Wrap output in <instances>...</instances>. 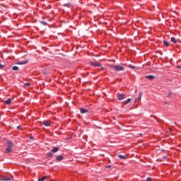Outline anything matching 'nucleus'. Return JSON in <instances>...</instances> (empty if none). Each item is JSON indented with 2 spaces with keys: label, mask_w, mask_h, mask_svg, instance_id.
Masks as SVG:
<instances>
[{
  "label": "nucleus",
  "mask_w": 181,
  "mask_h": 181,
  "mask_svg": "<svg viewBox=\"0 0 181 181\" xmlns=\"http://www.w3.org/2000/svg\"><path fill=\"white\" fill-rule=\"evenodd\" d=\"M110 69H113L115 71H124V66H121V65H109Z\"/></svg>",
  "instance_id": "f257e3e1"
},
{
  "label": "nucleus",
  "mask_w": 181,
  "mask_h": 181,
  "mask_svg": "<svg viewBox=\"0 0 181 181\" xmlns=\"http://www.w3.org/2000/svg\"><path fill=\"white\" fill-rule=\"evenodd\" d=\"M117 100L121 101V100H124V98H125V94H124V93H117Z\"/></svg>",
  "instance_id": "f03ea898"
},
{
  "label": "nucleus",
  "mask_w": 181,
  "mask_h": 181,
  "mask_svg": "<svg viewBox=\"0 0 181 181\" xmlns=\"http://www.w3.org/2000/svg\"><path fill=\"white\" fill-rule=\"evenodd\" d=\"M0 180H1V181H11L12 180H11L9 178V177H8V176H2V177H0Z\"/></svg>",
  "instance_id": "7ed1b4c3"
},
{
  "label": "nucleus",
  "mask_w": 181,
  "mask_h": 181,
  "mask_svg": "<svg viewBox=\"0 0 181 181\" xmlns=\"http://www.w3.org/2000/svg\"><path fill=\"white\" fill-rule=\"evenodd\" d=\"M42 125H45V127H50L51 124L50 122L45 120L42 122Z\"/></svg>",
  "instance_id": "20e7f679"
},
{
  "label": "nucleus",
  "mask_w": 181,
  "mask_h": 181,
  "mask_svg": "<svg viewBox=\"0 0 181 181\" xmlns=\"http://www.w3.org/2000/svg\"><path fill=\"white\" fill-rule=\"evenodd\" d=\"M90 64H91V66H94L95 67L101 66V64H100L98 62H91Z\"/></svg>",
  "instance_id": "39448f33"
},
{
  "label": "nucleus",
  "mask_w": 181,
  "mask_h": 181,
  "mask_svg": "<svg viewBox=\"0 0 181 181\" xmlns=\"http://www.w3.org/2000/svg\"><path fill=\"white\" fill-rule=\"evenodd\" d=\"M4 104H6L7 105H9L12 103V100L11 98H8L4 101Z\"/></svg>",
  "instance_id": "423d86ee"
},
{
  "label": "nucleus",
  "mask_w": 181,
  "mask_h": 181,
  "mask_svg": "<svg viewBox=\"0 0 181 181\" xmlns=\"http://www.w3.org/2000/svg\"><path fill=\"white\" fill-rule=\"evenodd\" d=\"M7 146L8 148H12V146H14V144L12 141H7Z\"/></svg>",
  "instance_id": "0eeeda50"
},
{
  "label": "nucleus",
  "mask_w": 181,
  "mask_h": 181,
  "mask_svg": "<svg viewBox=\"0 0 181 181\" xmlns=\"http://www.w3.org/2000/svg\"><path fill=\"white\" fill-rule=\"evenodd\" d=\"M80 111H81V114H86V113L88 112V110L84 109V108H81Z\"/></svg>",
  "instance_id": "6e6552de"
},
{
  "label": "nucleus",
  "mask_w": 181,
  "mask_h": 181,
  "mask_svg": "<svg viewBox=\"0 0 181 181\" xmlns=\"http://www.w3.org/2000/svg\"><path fill=\"white\" fill-rule=\"evenodd\" d=\"M146 78H148V80H153L155 78V76L148 75V76H146Z\"/></svg>",
  "instance_id": "1a4fd4ad"
},
{
  "label": "nucleus",
  "mask_w": 181,
  "mask_h": 181,
  "mask_svg": "<svg viewBox=\"0 0 181 181\" xmlns=\"http://www.w3.org/2000/svg\"><path fill=\"white\" fill-rule=\"evenodd\" d=\"M63 6H65L66 8H71L73 6V4H70V3H66V4H64L63 5Z\"/></svg>",
  "instance_id": "9d476101"
},
{
  "label": "nucleus",
  "mask_w": 181,
  "mask_h": 181,
  "mask_svg": "<svg viewBox=\"0 0 181 181\" xmlns=\"http://www.w3.org/2000/svg\"><path fill=\"white\" fill-rule=\"evenodd\" d=\"M11 152H12V148L8 147L6 148V151H5L6 153H11Z\"/></svg>",
  "instance_id": "9b49d317"
},
{
  "label": "nucleus",
  "mask_w": 181,
  "mask_h": 181,
  "mask_svg": "<svg viewBox=\"0 0 181 181\" xmlns=\"http://www.w3.org/2000/svg\"><path fill=\"white\" fill-rule=\"evenodd\" d=\"M51 151H52L53 153H56V152H58V151H59V148L55 147V148H54L53 149H52Z\"/></svg>",
  "instance_id": "f8f14e48"
},
{
  "label": "nucleus",
  "mask_w": 181,
  "mask_h": 181,
  "mask_svg": "<svg viewBox=\"0 0 181 181\" xmlns=\"http://www.w3.org/2000/svg\"><path fill=\"white\" fill-rule=\"evenodd\" d=\"M170 40L173 43H177V40L176 38H175L174 37H172Z\"/></svg>",
  "instance_id": "ddd939ff"
},
{
  "label": "nucleus",
  "mask_w": 181,
  "mask_h": 181,
  "mask_svg": "<svg viewBox=\"0 0 181 181\" xmlns=\"http://www.w3.org/2000/svg\"><path fill=\"white\" fill-rule=\"evenodd\" d=\"M163 45H164L165 46H166L167 47L169 46V45H170V42H168V41H165V40H164V41L163 42Z\"/></svg>",
  "instance_id": "4468645a"
},
{
  "label": "nucleus",
  "mask_w": 181,
  "mask_h": 181,
  "mask_svg": "<svg viewBox=\"0 0 181 181\" xmlns=\"http://www.w3.org/2000/svg\"><path fill=\"white\" fill-rule=\"evenodd\" d=\"M40 23L41 25H43V26H47V22H45V21H40Z\"/></svg>",
  "instance_id": "2eb2a0df"
},
{
  "label": "nucleus",
  "mask_w": 181,
  "mask_h": 181,
  "mask_svg": "<svg viewBox=\"0 0 181 181\" xmlns=\"http://www.w3.org/2000/svg\"><path fill=\"white\" fill-rule=\"evenodd\" d=\"M12 70H13L14 71H18V70H19V68L16 66H14L12 67Z\"/></svg>",
  "instance_id": "dca6fc26"
},
{
  "label": "nucleus",
  "mask_w": 181,
  "mask_h": 181,
  "mask_svg": "<svg viewBox=\"0 0 181 181\" xmlns=\"http://www.w3.org/2000/svg\"><path fill=\"white\" fill-rule=\"evenodd\" d=\"M57 160H63V157H62V156H58L57 157Z\"/></svg>",
  "instance_id": "f3484780"
},
{
  "label": "nucleus",
  "mask_w": 181,
  "mask_h": 181,
  "mask_svg": "<svg viewBox=\"0 0 181 181\" xmlns=\"http://www.w3.org/2000/svg\"><path fill=\"white\" fill-rule=\"evenodd\" d=\"M118 158H119L120 159H127V157H125V156H122L121 154L118 156Z\"/></svg>",
  "instance_id": "a211bd4d"
},
{
  "label": "nucleus",
  "mask_w": 181,
  "mask_h": 181,
  "mask_svg": "<svg viewBox=\"0 0 181 181\" xmlns=\"http://www.w3.org/2000/svg\"><path fill=\"white\" fill-rule=\"evenodd\" d=\"M46 180V176H43L41 178H39L37 181H45Z\"/></svg>",
  "instance_id": "6ab92c4d"
},
{
  "label": "nucleus",
  "mask_w": 181,
  "mask_h": 181,
  "mask_svg": "<svg viewBox=\"0 0 181 181\" xmlns=\"http://www.w3.org/2000/svg\"><path fill=\"white\" fill-rule=\"evenodd\" d=\"M141 97H142V92L139 93V97L136 99L135 102L138 101V100H139V98H141Z\"/></svg>",
  "instance_id": "aec40b11"
},
{
  "label": "nucleus",
  "mask_w": 181,
  "mask_h": 181,
  "mask_svg": "<svg viewBox=\"0 0 181 181\" xmlns=\"http://www.w3.org/2000/svg\"><path fill=\"white\" fill-rule=\"evenodd\" d=\"M131 103V98H128L127 100L124 101V104H129Z\"/></svg>",
  "instance_id": "412c9836"
},
{
  "label": "nucleus",
  "mask_w": 181,
  "mask_h": 181,
  "mask_svg": "<svg viewBox=\"0 0 181 181\" xmlns=\"http://www.w3.org/2000/svg\"><path fill=\"white\" fill-rule=\"evenodd\" d=\"M28 61H24V62H18V64H27Z\"/></svg>",
  "instance_id": "4be33fe9"
},
{
  "label": "nucleus",
  "mask_w": 181,
  "mask_h": 181,
  "mask_svg": "<svg viewBox=\"0 0 181 181\" xmlns=\"http://www.w3.org/2000/svg\"><path fill=\"white\" fill-rule=\"evenodd\" d=\"M53 155V153H47V156L48 157V158H52V156Z\"/></svg>",
  "instance_id": "5701e85b"
},
{
  "label": "nucleus",
  "mask_w": 181,
  "mask_h": 181,
  "mask_svg": "<svg viewBox=\"0 0 181 181\" xmlns=\"http://www.w3.org/2000/svg\"><path fill=\"white\" fill-rule=\"evenodd\" d=\"M127 67H129V69H135V66L132 65H128Z\"/></svg>",
  "instance_id": "b1692460"
},
{
  "label": "nucleus",
  "mask_w": 181,
  "mask_h": 181,
  "mask_svg": "<svg viewBox=\"0 0 181 181\" xmlns=\"http://www.w3.org/2000/svg\"><path fill=\"white\" fill-rule=\"evenodd\" d=\"M4 67H5V66L0 64V70H2Z\"/></svg>",
  "instance_id": "393cba45"
},
{
  "label": "nucleus",
  "mask_w": 181,
  "mask_h": 181,
  "mask_svg": "<svg viewBox=\"0 0 181 181\" xmlns=\"http://www.w3.org/2000/svg\"><path fill=\"white\" fill-rule=\"evenodd\" d=\"M146 180H147V181H151V180H152V178L150 177H147Z\"/></svg>",
  "instance_id": "a878e982"
},
{
  "label": "nucleus",
  "mask_w": 181,
  "mask_h": 181,
  "mask_svg": "<svg viewBox=\"0 0 181 181\" xmlns=\"http://www.w3.org/2000/svg\"><path fill=\"white\" fill-rule=\"evenodd\" d=\"M106 168H107V169H110L111 168V165H106Z\"/></svg>",
  "instance_id": "bb28decb"
},
{
  "label": "nucleus",
  "mask_w": 181,
  "mask_h": 181,
  "mask_svg": "<svg viewBox=\"0 0 181 181\" xmlns=\"http://www.w3.org/2000/svg\"><path fill=\"white\" fill-rule=\"evenodd\" d=\"M177 69H181V65H177Z\"/></svg>",
  "instance_id": "cd10ccee"
},
{
  "label": "nucleus",
  "mask_w": 181,
  "mask_h": 181,
  "mask_svg": "<svg viewBox=\"0 0 181 181\" xmlns=\"http://www.w3.org/2000/svg\"><path fill=\"white\" fill-rule=\"evenodd\" d=\"M171 95H172V93H170L168 94V97H170Z\"/></svg>",
  "instance_id": "c85d7f7f"
},
{
  "label": "nucleus",
  "mask_w": 181,
  "mask_h": 181,
  "mask_svg": "<svg viewBox=\"0 0 181 181\" xmlns=\"http://www.w3.org/2000/svg\"><path fill=\"white\" fill-rule=\"evenodd\" d=\"M17 128H18V129H20V128H21V126H18V127H17Z\"/></svg>",
  "instance_id": "c756f323"
},
{
  "label": "nucleus",
  "mask_w": 181,
  "mask_h": 181,
  "mask_svg": "<svg viewBox=\"0 0 181 181\" xmlns=\"http://www.w3.org/2000/svg\"><path fill=\"white\" fill-rule=\"evenodd\" d=\"M139 136H142V133H140V134H139Z\"/></svg>",
  "instance_id": "7c9ffc66"
},
{
  "label": "nucleus",
  "mask_w": 181,
  "mask_h": 181,
  "mask_svg": "<svg viewBox=\"0 0 181 181\" xmlns=\"http://www.w3.org/2000/svg\"><path fill=\"white\" fill-rule=\"evenodd\" d=\"M26 86H30V83H26Z\"/></svg>",
  "instance_id": "2f4dec72"
},
{
  "label": "nucleus",
  "mask_w": 181,
  "mask_h": 181,
  "mask_svg": "<svg viewBox=\"0 0 181 181\" xmlns=\"http://www.w3.org/2000/svg\"><path fill=\"white\" fill-rule=\"evenodd\" d=\"M169 130L171 132V131H172V129H169Z\"/></svg>",
  "instance_id": "473e14b6"
}]
</instances>
